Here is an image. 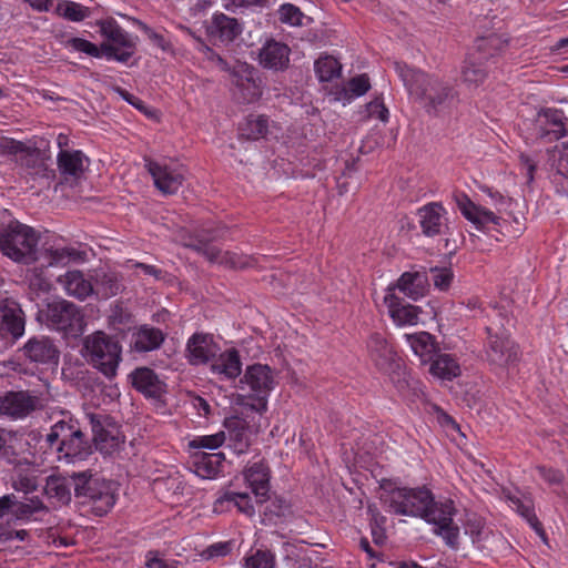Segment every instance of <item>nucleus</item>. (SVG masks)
<instances>
[{"mask_svg":"<svg viewBox=\"0 0 568 568\" xmlns=\"http://www.w3.org/2000/svg\"><path fill=\"white\" fill-rule=\"evenodd\" d=\"M405 338L424 364L430 362L438 353L434 337L427 332L407 334Z\"/></svg>","mask_w":568,"mask_h":568,"instance_id":"nucleus-29","label":"nucleus"},{"mask_svg":"<svg viewBox=\"0 0 568 568\" xmlns=\"http://www.w3.org/2000/svg\"><path fill=\"white\" fill-rule=\"evenodd\" d=\"M454 508L452 501L437 504L432 497V504L428 505L427 511L424 514V519L433 523L436 528L435 531L440 535L446 544L452 548L458 546V527L453 524Z\"/></svg>","mask_w":568,"mask_h":568,"instance_id":"nucleus-13","label":"nucleus"},{"mask_svg":"<svg viewBox=\"0 0 568 568\" xmlns=\"http://www.w3.org/2000/svg\"><path fill=\"white\" fill-rule=\"evenodd\" d=\"M87 418L93 434L95 448L104 455H111L124 443L119 425L104 413H89Z\"/></svg>","mask_w":568,"mask_h":568,"instance_id":"nucleus-10","label":"nucleus"},{"mask_svg":"<svg viewBox=\"0 0 568 568\" xmlns=\"http://www.w3.org/2000/svg\"><path fill=\"white\" fill-rule=\"evenodd\" d=\"M16 508V496L13 494L0 497V518L8 514H12Z\"/></svg>","mask_w":568,"mask_h":568,"instance_id":"nucleus-62","label":"nucleus"},{"mask_svg":"<svg viewBox=\"0 0 568 568\" xmlns=\"http://www.w3.org/2000/svg\"><path fill=\"white\" fill-rule=\"evenodd\" d=\"M371 88L369 79L366 74H362L355 78H352L346 87L345 92H351V97H361L365 94Z\"/></svg>","mask_w":568,"mask_h":568,"instance_id":"nucleus-58","label":"nucleus"},{"mask_svg":"<svg viewBox=\"0 0 568 568\" xmlns=\"http://www.w3.org/2000/svg\"><path fill=\"white\" fill-rule=\"evenodd\" d=\"M43 407V398L36 392L9 390L0 395V415L12 420L24 419Z\"/></svg>","mask_w":568,"mask_h":568,"instance_id":"nucleus-11","label":"nucleus"},{"mask_svg":"<svg viewBox=\"0 0 568 568\" xmlns=\"http://www.w3.org/2000/svg\"><path fill=\"white\" fill-rule=\"evenodd\" d=\"M465 534L469 536L473 544H481L489 535L490 530L484 526L481 520H468L465 527Z\"/></svg>","mask_w":568,"mask_h":568,"instance_id":"nucleus-55","label":"nucleus"},{"mask_svg":"<svg viewBox=\"0 0 568 568\" xmlns=\"http://www.w3.org/2000/svg\"><path fill=\"white\" fill-rule=\"evenodd\" d=\"M389 314L397 325H416L418 322L419 307L410 304H400L394 294L385 297Z\"/></svg>","mask_w":568,"mask_h":568,"instance_id":"nucleus-28","label":"nucleus"},{"mask_svg":"<svg viewBox=\"0 0 568 568\" xmlns=\"http://www.w3.org/2000/svg\"><path fill=\"white\" fill-rule=\"evenodd\" d=\"M225 426L229 429L230 446L236 454L245 453L250 447V435L247 424L240 417H231L225 420Z\"/></svg>","mask_w":568,"mask_h":568,"instance_id":"nucleus-31","label":"nucleus"},{"mask_svg":"<svg viewBox=\"0 0 568 568\" xmlns=\"http://www.w3.org/2000/svg\"><path fill=\"white\" fill-rule=\"evenodd\" d=\"M38 240L32 227L18 221L0 227V251L16 262L36 261Z\"/></svg>","mask_w":568,"mask_h":568,"instance_id":"nucleus-3","label":"nucleus"},{"mask_svg":"<svg viewBox=\"0 0 568 568\" xmlns=\"http://www.w3.org/2000/svg\"><path fill=\"white\" fill-rule=\"evenodd\" d=\"M84 253L72 248L61 247L48 251V260L50 266H65L70 262L83 261Z\"/></svg>","mask_w":568,"mask_h":568,"instance_id":"nucleus-44","label":"nucleus"},{"mask_svg":"<svg viewBox=\"0 0 568 568\" xmlns=\"http://www.w3.org/2000/svg\"><path fill=\"white\" fill-rule=\"evenodd\" d=\"M459 209L467 220L478 226L485 225L487 223H498V216H496L494 212L475 205L467 197L459 202Z\"/></svg>","mask_w":568,"mask_h":568,"instance_id":"nucleus-39","label":"nucleus"},{"mask_svg":"<svg viewBox=\"0 0 568 568\" xmlns=\"http://www.w3.org/2000/svg\"><path fill=\"white\" fill-rule=\"evenodd\" d=\"M315 72L321 81H331L339 75L341 65L333 57H323L315 62Z\"/></svg>","mask_w":568,"mask_h":568,"instance_id":"nucleus-45","label":"nucleus"},{"mask_svg":"<svg viewBox=\"0 0 568 568\" xmlns=\"http://www.w3.org/2000/svg\"><path fill=\"white\" fill-rule=\"evenodd\" d=\"M70 478L74 484L75 497L91 500L98 515L101 516L113 507L115 498L110 484L94 478L90 470L73 473Z\"/></svg>","mask_w":568,"mask_h":568,"instance_id":"nucleus-7","label":"nucleus"},{"mask_svg":"<svg viewBox=\"0 0 568 568\" xmlns=\"http://www.w3.org/2000/svg\"><path fill=\"white\" fill-rule=\"evenodd\" d=\"M37 320L57 331L73 336L83 333L85 322L81 308L67 300H54L48 302L39 310Z\"/></svg>","mask_w":568,"mask_h":568,"instance_id":"nucleus-4","label":"nucleus"},{"mask_svg":"<svg viewBox=\"0 0 568 568\" xmlns=\"http://www.w3.org/2000/svg\"><path fill=\"white\" fill-rule=\"evenodd\" d=\"M211 33L223 42H231L241 33V26L235 18L223 13L215 14L211 24Z\"/></svg>","mask_w":568,"mask_h":568,"instance_id":"nucleus-35","label":"nucleus"},{"mask_svg":"<svg viewBox=\"0 0 568 568\" xmlns=\"http://www.w3.org/2000/svg\"><path fill=\"white\" fill-rule=\"evenodd\" d=\"M44 494L49 499H54L59 505H68L71 501V483L67 477L51 475L45 479Z\"/></svg>","mask_w":568,"mask_h":568,"instance_id":"nucleus-34","label":"nucleus"},{"mask_svg":"<svg viewBox=\"0 0 568 568\" xmlns=\"http://www.w3.org/2000/svg\"><path fill=\"white\" fill-rule=\"evenodd\" d=\"M12 487L17 491L24 494L32 493L38 488V478L33 474H27L22 470H18L12 477Z\"/></svg>","mask_w":568,"mask_h":568,"instance_id":"nucleus-49","label":"nucleus"},{"mask_svg":"<svg viewBox=\"0 0 568 568\" xmlns=\"http://www.w3.org/2000/svg\"><path fill=\"white\" fill-rule=\"evenodd\" d=\"M568 133L567 118L558 109H545L537 113L534 134L548 142L559 140Z\"/></svg>","mask_w":568,"mask_h":568,"instance_id":"nucleus-14","label":"nucleus"},{"mask_svg":"<svg viewBox=\"0 0 568 568\" xmlns=\"http://www.w3.org/2000/svg\"><path fill=\"white\" fill-rule=\"evenodd\" d=\"M222 460V453H201L196 455V460L194 462L195 474L202 478H213L219 473Z\"/></svg>","mask_w":568,"mask_h":568,"instance_id":"nucleus-40","label":"nucleus"},{"mask_svg":"<svg viewBox=\"0 0 568 568\" xmlns=\"http://www.w3.org/2000/svg\"><path fill=\"white\" fill-rule=\"evenodd\" d=\"M268 121L264 115L251 114L241 125V134L250 140H258L267 133Z\"/></svg>","mask_w":568,"mask_h":568,"instance_id":"nucleus-43","label":"nucleus"},{"mask_svg":"<svg viewBox=\"0 0 568 568\" xmlns=\"http://www.w3.org/2000/svg\"><path fill=\"white\" fill-rule=\"evenodd\" d=\"M394 65L409 95L427 114L438 115L458 98V92L449 80L400 62H395Z\"/></svg>","mask_w":568,"mask_h":568,"instance_id":"nucleus-1","label":"nucleus"},{"mask_svg":"<svg viewBox=\"0 0 568 568\" xmlns=\"http://www.w3.org/2000/svg\"><path fill=\"white\" fill-rule=\"evenodd\" d=\"M21 355L34 364H58L60 352L48 336H33L19 349Z\"/></svg>","mask_w":568,"mask_h":568,"instance_id":"nucleus-17","label":"nucleus"},{"mask_svg":"<svg viewBox=\"0 0 568 568\" xmlns=\"http://www.w3.org/2000/svg\"><path fill=\"white\" fill-rule=\"evenodd\" d=\"M219 352L220 347L209 334L195 333L186 343V357L191 365L206 364L215 358Z\"/></svg>","mask_w":568,"mask_h":568,"instance_id":"nucleus-19","label":"nucleus"},{"mask_svg":"<svg viewBox=\"0 0 568 568\" xmlns=\"http://www.w3.org/2000/svg\"><path fill=\"white\" fill-rule=\"evenodd\" d=\"M29 538L24 529L13 530L0 525V557L4 560H17L26 555V550L19 544Z\"/></svg>","mask_w":568,"mask_h":568,"instance_id":"nucleus-23","label":"nucleus"},{"mask_svg":"<svg viewBox=\"0 0 568 568\" xmlns=\"http://www.w3.org/2000/svg\"><path fill=\"white\" fill-rule=\"evenodd\" d=\"M71 424L64 420L57 422L50 429V433L45 437V442L49 446L60 445L63 439L67 438V435L70 434Z\"/></svg>","mask_w":568,"mask_h":568,"instance_id":"nucleus-56","label":"nucleus"},{"mask_svg":"<svg viewBox=\"0 0 568 568\" xmlns=\"http://www.w3.org/2000/svg\"><path fill=\"white\" fill-rule=\"evenodd\" d=\"M224 503H234L239 511L245 514L246 516L254 515V506L251 504L250 496L245 493H234L227 491L222 497L216 499L214 503V511L220 513L223 510Z\"/></svg>","mask_w":568,"mask_h":568,"instance_id":"nucleus-41","label":"nucleus"},{"mask_svg":"<svg viewBox=\"0 0 568 568\" xmlns=\"http://www.w3.org/2000/svg\"><path fill=\"white\" fill-rule=\"evenodd\" d=\"M57 282L61 285L67 295L84 301L94 293L92 282L81 271H68L59 275Z\"/></svg>","mask_w":568,"mask_h":568,"instance_id":"nucleus-24","label":"nucleus"},{"mask_svg":"<svg viewBox=\"0 0 568 568\" xmlns=\"http://www.w3.org/2000/svg\"><path fill=\"white\" fill-rule=\"evenodd\" d=\"M245 568H274L275 558L268 550H256L245 559Z\"/></svg>","mask_w":568,"mask_h":568,"instance_id":"nucleus-51","label":"nucleus"},{"mask_svg":"<svg viewBox=\"0 0 568 568\" xmlns=\"http://www.w3.org/2000/svg\"><path fill=\"white\" fill-rule=\"evenodd\" d=\"M429 373L439 379L452 381L462 374V369L450 354L437 353L430 361Z\"/></svg>","mask_w":568,"mask_h":568,"instance_id":"nucleus-33","label":"nucleus"},{"mask_svg":"<svg viewBox=\"0 0 568 568\" xmlns=\"http://www.w3.org/2000/svg\"><path fill=\"white\" fill-rule=\"evenodd\" d=\"M244 478L256 497V501H266L265 497L270 490V473L263 463H255L244 471Z\"/></svg>","mask_w":568,"mask_h":568,"instance_id":"nucleus-26","label":"nucleus"},{"mask_svg":"<svg viewBox=\"0 0 568 568\" xmlns=\"http://www.w3.org/2000/svg\"><path fill=\"white\" fill-rule=\"evenodd\" d=\"M136 24L145 32V34L149 37L151 41H153L158 47H160L162 50L166 49V41L163 36L156 33L154 30H152L149 26H146L144 22L140 20H134Z\"/></svg>","mask_w":568,"mask_h":568,"instance_id":"nucleus-61","label":"nucleus"},{"mask_svg":"<svg viewBox=\"0 0 568 568\" xmlns=\"http://www.w3.org/2000/svg\"><path fill=\"white\" fill-rule=\"evenodd\" d=\"M57 450L60 454L59 459H64L67 463L84 460L92 454L91 444L84 438L81 429H75L73 425L67 438L57 446Z\"/></svg>","mask_w":568,"mask_h":568,"instance_id":"nucleus-20","label":"nucleus"},{"mask_svg":"<svg viewBox=\"0 0 568 568\" xmlns=\"http://www.w3.org/2000/svg\"><path fill=\"white\" fill-rule=\"evenodd\" d=\"M231 550L227 542H219L210 546L206 550L209 557L225 556Z\"/></svg>","mask_w":568,"mask_h":568,"instance_id":"nucleus-64","label":"nucleus"},{"mask_svg":"<svg viewBox=\"0 0 568 568\" xmlns=\"http://www.w3.org/2000/svg\"><path fill=\"white\" fill-rule=\"evenodd\" d=\"M428 276L420 272H405L397 281V287L407 297L417 301L426 292Z\"/></svg>","mask_w":568,"mask_h":568,"instance_id":"nucleus-32","label":"nucleus"},{"mask_svg":"<svg viewBox=\"0 0 568 568\" xmlns=\"http://www.w3.org/2000/svg\"><path fill=\"white\" fill-rule=\"evenodd\" d=\"M131 376L132 385L149 397H159L164 390V384L150 368H136Z\"/></svg>","mask_w":568,"mask_h":568,"instance_id":"nucleus-27","label":"nucleus"},{"mask_svg":"<svg viewBox=\"0 0 568 568\" xmlns=\"http://www.w3.org/2000/svg\"><path fill=\"white\" fill-rule=\"evenodd\" d=\"M225 433L219 432L213 435L197 436L189 443L192 449H216L225 442Z\"/></svg>","mask_w":568,"mask_h":568,"instance_id":"nucleus-47","label":"nucleus"},{"mask_svg":"<svg viewBox=\"0 0 568 568\" xmlns=\"http://www.w3.org/2000/svg\"><path fill=\"white\" fill-rule=\"evenodd\" d=\"M366 111L369 118L378 119L383 122L388 119V110L384 105L383 100L375 99L366 105Z\"/></svg>","mask_w":568,"mask_h":568,"instance_id":"nucleus-59","label":"nucleus"},{"mask_svg":"<svg viewBox=\"0 0 568 568\" xmlns=\"http://www.w3.org/2000/svg\"><path fill=\"white\" fill-rule=\"evenodd\" d=\"M419 225L424 235H442L448 229L446 211L439 203H429L418 210Z\"/></svg>","mask_w":568,"mask_h":568,"instance_id":"nucleus-21","label":"nucleus"},{"mask_svg":"<svg viewBox=\"0 0 568 568\" xmlns=\"http://www.w3.org/2000/svg\"><path fill=\"white\" fill-rule=\"evenodd\" d=\"M288 52L287 45L271 41L261 50L260 61L265 68L280 70L288 63Z\"/></svg>","mask_w":568,"mask_h":568,"instance_id":"nucleus-30","label":"nucleus"},{"mask_svg":"<svg viewBox=\"0 0 568 568\" xmlns=\"http://www.w3.org/2000/svg\"><path fill=\"white\" fill-rule=\"evenodd\" d=\"M24 314L18 303L4 300L0 305V331L19 338L24 333Z\"/></svg>","mask_w":568,"mask_h":568,"instance_id":"nucleus-22","label":"nucleus"},{"mask_svg":"<svg viewBox=\"0 0 568 568\" xmlns=\"http://www.w3.org/2000/svg\"><path fill=\"white\" fill-rule=\"evenodd\" d=\"M241 389L246 388L251 395L256 398V403L251 404V408L257 413H263L267 408V395L274 387V374L267 365L254 364L248 366L240 379Z\"/></svg>","mask_w":568,"mask_h":568,"instance_id":"nucleus-9","label":"nucleus"},{"mask_svg":"<svg viewBox=\"0 0 568 568\" xmlns=\"http://www.w3.org/2000/svg\"><path fill=\"white\" fill-rule=\"evenodd\" d=\"M39 513H49V507L44 505L40 497L34 496L27 498L24 501H18L16 499V508L12 510V515L17 519H29Z\"/></svg>","mask_w":568,"mask_h":568,"instance_id":"nucleus-42","label":"nucleus"},{"mask_svg":"<svg viewBox=\"0 0 568 568\" xmlns=\"http://www.w3.org/2000/svg\"><path fill=\"white\" fill-rule=\"evenodd\" d=\"M367 348L371 358L381 371L392 369L396 354L381 334L374 333L371 335Z\"/></svg>","mask_w":568,"mask_h":568,"instance_id":"nucleus-25","label":"nucleus"},{"mask_svg":"<svg viewBox=\"0 0 568 568\" xmlns=\"http://www.w3.org/2000/svg\"><path fill=\"white\" fill-rule=\"evenodd\" d=\"M130 266L140 268L145 275L153 276L155 280L163 278L164 272L153 265L135 262V263H132Z\"/></svg>","mask_w":568,"mask_h":568,"instance_id":"nucleus-63","label":"nucleus"},{"mask_svg":"<svg viewBox=\"0 0 568 568\" xmlns=\"http://www.w3.org/2000/svg\"><path fill=\"white\" fill-rule=\"evenodd\" d=\"M232 83L236 87L237 99L243 103L256 101L262 91L253 78V68L245 62L236 61L232 69Z\"/></svg>","mask_w":568,"mask_h":568,"instance_id":"nucleus-18","label":"nucleus"},{"mask_svg":"<svg viewBox=\"0 0 568 568\" xmlns=\"http://www.w3.org/2000/svg\"><path fill=\"white\" fill-rule=\"evenodd\" d=\"M101 34L109 43L101 44V51L109 58L126 62L134 53L135 39L124 31L113 19L101 21Z\"/></svg>","mask_w":568,"mask_h":568,"instance_id":"nucleus-12","label":"nucleus"},{"mask_svg":"<svg viewBox=\"0 0 568 568\" xmlns=\"http://www.w3.org/2000/svg\"><path fill=\"white\" fill-rule=\"evenodd\" d=\"M164 335L161 329L141 326L133 335V346L139 352H150L161 346Z\"/></svg>","mask_w":568,"mask_h":568,"instance_id":"nucleus-37","label":"nucleus"},{"mask_svg":"<svg viewBox=\"0 0 568 568\" xmlns=\"http://www.w3.org/2000/svg\"><path fill=\"white\" fill-rule=\"evenodd\" d=\"M537 471L550 485L560 484L564 480V474L557 469L538 466Z\"/></svg>","mask_w":568,"mask_h":568,"instance_id":"nucleus-60","label":"nucleus"},{"mask_svg":"<svg viewBox=\"0 0 568 568\" xmlns=\"http://www.w3.org/2000/svg\"><path fill=\"white\" fill-rule=\"evenodd\" d=\"M59 16L67 20L79 22L89 17V9L73 1H62L57 7Z\"/></svg>","mask_w":568,"mask_h":568,"instance_id":"nucleus-46","label":"nucleus"},{"mask_svg":"<svg viewBox=\"0 0 568 568\" xmlns=\"http://www.w3.org/2000/svg\"><path fill=\"white\" fill-rule=\"evenodd\" d=\"M65 48H72L78 52L85 53L90 57L99 58L101 53V48L99 49L94 43L82 39V38H69L63 41Z\"/></svg>","mask_w":568,"mask_h":568,"instance_id":"nucleus-54","label":"nucleus"},{"mask_svg":"<svg viewBox=\"0 0 568 568\" xmlns=\"http://www.w3.org/2000/svg\"><path fill=\"white\" fill-rule=\"evenodd\" d=\"M432 497L426 488H394L385 496L384 501L397 515L423 518L432 504Z\"/></svg>","mask_w":568,"mask_h":568,"instance_id":"nucleus-8","label":"nucleus"},{"mask_svg":"<svg viewBox=\"0 0 568 568\" xmlns=\"http://www.w3.org/2000/svg\"><path fill=\"white\" fill-rule=\"evenodd\" d=\"M430 280L434 286L440 291H447L453 282L454 273L449 267H430Z\"/></svg>","mask_w":568,"mask_h":568,"instance_id":"nucleus-53","label":"nucleus"},{"mask_svg":"<svg viewBox=\"0 0 568 568\" xmlns=\"http://www.w3.org/2000/svg\"><path fill=\"white\" fill-rule=\"evenodd\" d=\"M278 13L280 20L282 22L290 23L291 26H301L304 18L302 11L291 3L283 4L280 8Z\"/></svg>","mask_w":568,"mask_h":568,"instance_id":"nucleus-57","label":"nucleus"},{"mask_svg":"<svg viewBox=\"0 0 568 568\" xmlns=\"http://www.w3.org/2000/svg\"><path fill=\"white\" fill-rule=\"evenodd\" d=\"M145 166L154 180V185L163 194H175L183 185L185 171L179 165H169L152 160Z\"/></svg>","mask_w":568,"mask_h":568,"instance_id":"nucleus-15","label":"nucleus"},{"mask_svg":"<svg viewBox=\"0 0 568 568\" xmlns=\"http://www.w3.org/2000/svg\"><path fill=\"white\" fill-rule=\"evenodd\" d=\"M121 353L119 342L102 331H97L83 339V357L108 378L116 375Z\"/></svg>","mask_w":568,"mask_h":568,"instance_id":"nucleus-2","label":"nucleus"},{"mask_svg":"<svg viewBox=\"0 0 568 568\" xmlns=\"http://www.w3.org/2000/svg\"><path fill=\"white\" fill-rule=\"evenodd\" d=\"M507 498L510 501L511 507L516 509V511L528 521L536 532L544 538L545 532L541 524L535 515L532 499L526 495H507Z\"/></svg>","mask_w":568,"mask_h":568,"instance_id":"nucleus-36","label":"nucleus"},{"mask_svg":"<svg viewBox=\"0 0 568 568\" xmlns=\"http://www.w3.org/2000/svg\"><path fill=\"white\" fill-rule=\"evenodd\" d=\"M290 511V505L282 498L268 499L264 510V521H273L275 518L284 517Z\"/></svg>","mask_w":568,"mask_h":568,"instance_id":"nucleus-48","label":"nucleus"},{"mask_svg":"<svg viewBox=\"0 0 568 568\" xmlns=\"http://www.w3.org/2000/svg\"><path fill=\"white\" fill-rule=\"evenodd\" d=\"M220 232L211 233L206 230L201 231L195 239L182 236L181 242L184 246L195 250L203 254L210 262L225 264L232 268H246L254 265L255 258L253 256L239 254L235 252H221L215 246L209 244L210 241L221 237Z\"/></svg>","mask_w":568,"mask_h":568,"instance_id":"nucleus-6","label":"nucleus"},{"mask_svg":"<svg viewBox=\"0 0 568 568\" xmlns=\"http://www.w3.org/2000/svg\"><path fill=\"white\" fill-rule=\"evenodd\" d=\"M510 325L509 318H494L486 327L488 343L486 349L487 361L496 367H508L519 359L517 345L506 334V327Z\"/></svg>","mask_w":568,"mask_h":568,"instance_id":"nucleus-5","label":"nucleus"},{"mask_svg":"<svg viewBox=\"0 0 568 568\" xmlns=\"http://www.w3.org/2000/svg\"><path fill=\"white\" fill-rule=\"evenodd\" d=\"M213 373L235 378L241 374V361L237 351L231 349L221 354L211 365Z\"/></svg>","mask_w":568,"mask_h":568,"instance_id":"nucleus-38","label":"nucleus"},{"mask_svg":"<svg viewBox=\"0 0 568 568\" xmlns=\"http://www.w3.org/2000/svg\"><path fill=\"white\" fill-rule=\"evenodd\" d=\"M463 81L468 85L478 87L486 79V71L474 62H467L462 70Z\"/></svg>","mask_w":568,"mask_h":568,"instance_id":"nucleus-50","label":"nucleus"},{"mask_svg":"<svg viewBox=\"0 0 568 568\" xmlns=\"http://www.w3.org/2000/svg\"><path fill=\"white\" fill-rule=\"evenodd\" d=\"M98 285V293L102 291L103 297H110L116 295L121 288L122 285L119 282L118 277L114 274H102L97 280Z\"/></svg>","mask_w":568,"mask_h":568,"instance_id":"nucleus-52","label":"nucleus"},{"mask_svg":"<svg viewBox=\"0 0 568 568\" xmlns=\"http://www.w3.org/2000/svg\"><path fill=\"white\" fill-rule=\"evenodd\" d=\"M62 181L71 186L79 184L89 164V159L79 150L61 149L57 156Z\"/></svg>","mask_w":568,"mask_h":568,"instance_id":"nucleus-16","label":"nucleus"}]
</instances>
